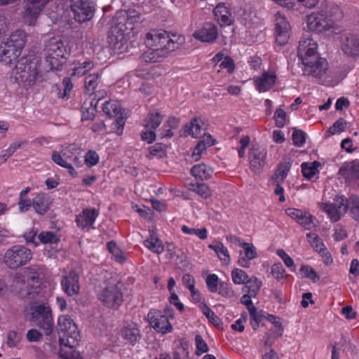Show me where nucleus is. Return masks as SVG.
<instances>
[{"instance_id": "obj_21", "label": "nucleus", "mask_w": 359, "mask_h": 359, "mask_svg": "<svg viewBox=\"0 0 359 359\" xmlns=\"http://www.w3.org/2000/svg\"><path fill=\"white\" fill-rule=\"evenodd\" d=\"M193 36L203 42L212 43L218 36L217 27L212 22H205L201 28L195 31Z\"/></svg>"}, {"instance_id": "obj_62", "label": "nucleus", "mask_w": 359, "mask_h": 359, "mask_svg": "<svg viewBox=\"0 0 359 359\" xmlns=\"http://www.w3.org/2000/svg\"><path fill=\"white\" fill-rule=\"evenodd\" d=\"M285 271L281 263H276L271 266V274L276 280H281L285 277Z\"/></svg>"}, {"instance_id": "obj_48", "label": "nucleus", "mask_w": 359, "mask_h": 359, "mask_svg": "<svg viewBox=\"0 0 359 359\" xmlns=\"http://www.w3.org/2000/svg\"><path fill=\"white\" fill-rule=\"evenodd\" d=\"M231 277L233 283L236 285L245 284L249 279V276L246 272L240 269H233L231 271Z\"/></svg>"}, {"instance_id": "obj_31", "label": "nucleus", "mask_w": 359, "mask_h": 359, "mask_svg": "<svg viewBox=\"0 0 359 359\" xmlns=\"http://www.w3.org/2000/svg\"><path fill=\"white\" fill-rule=\"evenodd\" d=\"M168 53L167 50H163L159 48H149V50L143 54V60L146 62H160L167 57Z\"/></svg>"}, {"instance_id": "obj_47", "label": "nucleus", "mask_w": 359, "mask_h": 359, "mask_svg": "<svg viewBox=\"0 0 359 359\" xmlns=\"http://www.w3.org/2000/svg\"><path fill=\"white\" fill-rule=\"evenodd\" d=\"M66 348H62L60 351V356L62 359H82L79 351L74 349L75 346L65 345Z\"/></svg>"}, {"instance_id": "obj_50", "label": "nucleus", "mask_w": 359, "mask_h": 359, "mask_svg": "<svg viewBox=\"0 0 359 359\" xmlns=\"http://www.w3.org/2000/svg\"><path fill=\"white\" fill-rule=\"evenodd\" d=\"M346 125V121L344 118H339L334 123V124L331 127H330V128L327 130V133H329L330 135H332L336 133H340L345 130Z\"/></svg>"}, {"instance_id": "obj_20", "label": "nucleus", "mask_w": 359, "mask_h": 359, "mask_svg": "<svg viewBox=\"0 0 359 359\" xmlns=\"http://www.w3.org/2000/svg\"><path fill=\"white\" fill-rule=\"evenodd\" d=\"M341 49L348 57H358L359 55V36L352 34L343 35L341 39Z\"/></svg>"}, {"instance_id": "obj_38", "label": "nucleus", "mask_w": 359, "mask_h": 359, "mask_svg": "<svg viewBox=\"0 0 359 359\" xmlns=\"http://www.w3.org/2000/svg\"><path fill=\"white\" fill-rule=\"evenodd\" d=\"M149 154L147 157L151 159L154 157L159 158H164L167 156V147L162 143H156L148 148Z\"/></svg>"}, {"instance_id": "obj_44", "label": "nucleus", "mask_w": 359, "mask_h": 359, "mask_svg": "<svg viewBox=\"0 0 359 359\" xmlns=\"http://www.w3.org/2000/svg\"><path fill=\"white\" fill-rule=\"evenodd\" d=\"M95 100H91L89 102L85 101L82 106V119L89 120L93 118L96 113Z\"/></svg>"}, {"instance_id": "obj_26", "label": "nucleus", "mask_w": 359, "mask_h": 359, "mask_svg": "<svg viewBox=\"0 0 359 359\" xmlns=\"http://www.w3.org/2000/svg\"><path fill=\"white\" fill-rule=\"evenodd\" d=\"M276 76L273 73L264 72L255 81V86L260 92L269 90L275 84Z\"/></svg>"}, {"instance_id": "obj_40", "label": "nucleus", "mask_w": 359, "mask_h": 359, "mask_svg": "<svg viewBox=\"0 0 359 359\" xmlns=\"http://www.w3.org/2000/svg\"><path fill=\"white\" fill-rule=\"evenodd\" d=\"M208 247L217 253L219 259L225 264H228L230 262L229 251L223 243H217L215 245H210Z\"/></svg>"}, {"instance_id": "obj_16", "label": "nucleus", "mask_w": 359, "mask_h": 359, "mask_svg": "<svg viewBox=\"0 0 359 359\" xmlns=\"http://www.w3.org/2000/svg\"><path fill=\"white\" fill-rule=\"evenodd\" d=\"M326 11L312 13L307 17V27L311 32H322L334 27L332 22L326 17Z\"/></svg>"}, {"instance_id": "obj_59", "label": "nucleus", "mask_w": 359, "mask_h": 359, "mask_svg": "<svg viewBox=\"0 0 359 359\" xmlns=\"http://www.w3.org/2000/svg\"><path fill=\"white\" fill-rule=\"evenodd\" d=\"M217 292L221 296L226 298H231L234 296L233 290L225 282H219Z\"/></svg>"}, {"instance_id": "obj_13", "label": "nucleus", "mask_w": 359, "mask_h": 359, "mask_svg": "<svg viewBox=\"0 0 359 359\" xmlns=\"http://www.w3.org/2000/svg\"><path fill=\"white\" fill-rule=\"evenodd\" d=\"M101 75L99 72L90 74L84 80L85 90L92 96L91 100H95V105L107 95L106 90L102 88Z\"/></svg>"}, {"instance_id": "obj_19", "label": "nucleus", "mask_w": 359, "mask_h": 359, "mask_svg": "<svg viewBox=\"0 0 359 359\" xmlns=\"http://www.w3.org/2000/svg\"><path fill=\"white\" fill-rule=\"evenodd\" d=\"M318 45L309 35H304L300 40L297 55L302 63L312 60L314 56H319L317 52Z\"/></svg>"}, {"instance_id": "obj_23", "label": "nucleus", "mask_w": 359, "mask_h": 359, "mask_svg": "<svg viewBox=\"0 0 359 359\" xmlns=\"http://www.w3.org/2000/svg\"><path fill=\"white\" fill-rule=\"evenodd\" d=\"M213 13L215 20L221 27L229 26L233 22L230 8L224 3L218 4Z\"/></svg>"}, {"instance_id": "obj_18", "label": "nucleus", "mask_w": 359, "mask_h": 359, "mask_svg": "<svg viewBox=\"0 0 359 359\" xmlns=\"http://www.w3.org/2000/svg\"><path fill=\"white\" fill-rule=\"evenodd\" d=\"M150 325L158 332L166 334L172 330L168 316L163 314L161 311L152 309L147 314Z\"/></svg>"}, {"instance_id": "obj_17", "label": "nucleus", "mask_w": 359, "mask_h": 359, "mask_svg": "<svg viewBox=\"0 0 359 359\" xmlns=\"http://www.w3.org/2000/svg\"><path fill=\"white\" fill-rule=\"evenodd\" d=\"M291 26L284 15L280 12L275 15V36L276 42L280 46L285 45L290 37Z\"/></svg>"}, {"instance_id": "obj_25", "label": "nucleus", "mask_w": 359, "mask_h": 359, "mask_svg": "<svg viewBox=\"0 0 359 359\" xmlns=\"http://www.w3.org/2000/svg\"><path fill=\"white\" fill-rule=\"evenodd\" d=\"M48 0H25V14L26 16L36 18L43 7L46 5Z\"/></svg>"}, {"instance_id": "obj_63", "label": "nucleus", "mask_w": 359, "mask_h": 359, "mask_svg": "<svg viewBox=\"0 0 359 359\" xmlns=\"http://www.w3.org/2000/svg\"><path fill=\"white\" fill-rule=\"evenodd\" d=\"M20 341V336L13 330H11L7 334V345L9 347H15Z\"/></svg>"}, {"instance_id": "obj_36", "label": "nucleus", "mask_w": 359, "mask_h": 359, "mask_svg": "<svg viewBox=\"0 0 359 359\" xmlns=\"http://www.w3.org/2000/svg\"><path fill=\"white\" fill-rule=\"evenodd\" d=\"M320 165V163L316 161L311 163H303L301 165L303 176L308 180H311L318 173V168Z\"/></svg>"}, {"instance_id": "obj_41", "label": "nucleus", "mask_w": 359, "mask_h": 359, "mask_svg": "<svg viewBox=\"0 0 359 359\" xmlns=\"http://www.w3.org/2000/svg\"><path fill=\"white\" fill-rule=\"evenodd\" d=\"M346 205H347V209L350 210L351 217L359 222V197L352 196L348 200L346 198Z\"/></svg>"}, {"instance_id": "obj_10", "label": "nucleus", "mask_w": 359, "mask_h": 359, "mask_svg": "<svg viewBox=\"0 0 359 359\" xmlns=\"http://www.w3.org/2000/svg\"><path fill=\"white\" fill-rule=\"evenodd\" d=\"M46 60L52 70L61 69L62 62L61 59L66 57L67 52L63 42L57 39H51L46 46Z\"/></svg>"}, {"instance_id": "obj_9", "label": "nucleus", "mask_w": 359, "mask_h": 359, "mask_svg": "<svg viewBox=\"0 0 359 359\" xmlns=\"http://www.w3.org/2000/svg\"><path fill=\"white\" fill-rule=\"evenodd\" d=\"M130 31V27L126 25V14L116 16L115 23L108 33V43L114 49L121 50L126 43V36Z\"/></svg>"}, {"instance_id": "obj_1", "label": "nucleus", "mask_w": 359, "mask_h": 359, "mask_svg": "<svg viewBox=\"0 0 359 359\" xmlns=\"http://www.w3.org/2000/svg\"><path fill=\"white\" fill-rule=\"evenodd\" d=\"M25 44V33L22 30H16L9 38L1 42L0 45V62L5 65H11L20 55Z\"/></svg>"}, {"instance_id": "obj_49", "label": "nucleus", "mask_w": 359, "mask_h": 359, "mask_svg": "<svg viewBox=\"0 0 359 359\" xmlns=\"http://www.w3.org/2000/svg\"><path fill=\"white\" fill-rule=\"evenodd\" d=\"M300 272L302 273L303 278H309L313 283H316L320 280V276L317 274L316 271L309 265L302 266Z\"/></svg>"}, {"instance_id": "obj_24", "label": "nucleus", "mask_w": 359, "mask_h": 359, "mask_svg": "<svg viewBox=\"0 0 359 359\" xmlns=\"http://www.w3.org/2000/svg\"><path fill=\"white\" fill-rule=\"evenodd\" d=\"M98 215L99 211L95 208H85L76 217L77 226L81 229L88 227L93 224Z\"/></svg>"}, {"instance_id": "obj_58", "label": "nucleus", "mask_w": 359, "mask_h": 359, "mask_svg": "<svg viewBox=\"0 0 359 359\" xmlns=\"http://www.w3.org/2000/svg\"><path fill=\"white\" fill-rule=\"evenodd\" d=\"M51 158L53 162L63 168L70 166L71 161H67L65 154H61L57 151H53Z\"/></svg>"}, {"instance_id": "obj_8", "label": "nucleus", "mask_w": 359, "mask_h": 359, "mask_svg": "<svg viewBox=\"0 0 359 359\" xmlns=\"http://www.w3.org/2000/svg\"><path fill=\"white\" fill-rule=\"evenodd\" d=\"M32 258V252L24 245H16L8 248L4 256V262L11 269L27 264Z\"/></svg>"}, {"instance_id": "obj_37", "label": "nucleus", "mask_w": 359, "mask_h": 359, "mask_svg": "<svg viewBox=\"0 0 359 359\" xmlns=\"http://www.w3.org/2000/svg\"><path fill=\"white\" fill-rule=\"evenodd\" d=\"M144 245L152 252L161 254L164 250L162 241L154 234L151 233L150 237L144 241Z\"/></svg>"}, {"instance_id": "obj_52", "label": "nucleus", "mask_w": 359, "mask_h": 359, "mask_svg": "<svg viewBox=\"0 0 359 359\" xmlns=\"http://www.w3.org/2000/svg\"><path fill=\"white\" fill-rule=\"evenodd\" d=\"M346 169L348 172L350 177L355 179L359 183V161H353L346 165Z\"/></svg>"}, {"instance_id": "obj_32", "label": "nucleus", "mask_w": 359, "mask_h": 359, "mask_svg": "<svg viewBox=\"0 0 359 359\" xmlns=\"http://www.w3.org/2000/svg\"><path fill=\"white\" fill-rule=\"evenodd\" d=\"M191 173L196 178L205 180L211 177L212 169L204 163H199L192 167Z\"/></svg>"}, {"instance_id": "obj_3", "label": "nucleus", "mask_w": 359, "mask_h": 359, "mask_svg": "<svg viewBox=\"0 0 359 359\" xmlns=\"http://www.w3.org/2000/svg\"><path fill=\"white\" fill-rule=\"evenodd\" d=\"M31 320L35 325L50 335L53 330V320L50 308L44 303L34 302L30 306Z\"/></svg>"}, {"instance_id": "obj_55", "label": "nucleus", "mask_w": 359, "mask_h": 359, "mask_svg": "<svg viewBox=\"0 0 359 359\" xmlns=\"http://www.w3.org/2000/svg\"><path fill=\"white\" fill-rule=\"evenodd\" d=\"M293 144L296 147H302L306 142V134L302 130H294L292 135Z\"/></svg>"}, {"instance_id": "obj_57", "label": "nucleus", "mask_w": 359, "mask_h": 359, "mask_svg": "<svg viewBox=\"0 0 359 359\" xmlns=\"http://www.w3.org/2000/svg\"><path fill=\"white\" fill-rule=\"evenodd\" d=\"M195 342L196 346V354L197 355H201V354L207 353L209 351L208 344L201 335L197 334L195 337Z\"/></svg>"}, {"instance_id": "obj_43", "label": "nucleus", "mask_w": 359, "mask_h": 359, "mask_svg": "<svg viewBox=\"0 0 359 359\" xmlns=\"http://www.w3.org/2000/svg\"><path fill=\"white\" fill-rule=\"evenodd\" d=\"M189 189L203 198H208L212 195V191L208 185L205 183H191Z\"/></svg>"}, {"instance_id": "obj_45", "label": "nucleus", "mask_w": 359, "mask_h": 359, "mask_svg": "<svg viewBox=\"0 0 359 359\" xmlns=\"http://www.w3.org/2000/svg\"><path fill=\"white\" fill-rule=\"evenodd\" d=\"M38 238L43 244H56L60 241V236L51 231L41 232L38 236Z\"/></svg>"}, {"instance_id": "obj_33", "label": "nucleus", "mask_w": 359, "mask_h": 359, "mask_svg": "<svg viewBox=\"0 0 359 359\" xmlns=\"http://www.w3.org/2000/svg\"><path fill=\"white\" fill-rule=\"evenodd\" d=\"M163 116L158 111L149 113L144 120V126L147 130L154 131L161 123Z\"/></svg>"}, {"instance_id": "obj_29", "label": "nucleus", "mask_w": 359, "mask_h": 359, "mask_svg": "<svg viewBox=\"0 0 359 359\" xmlns=\"http://www.w3.org/2000/svg\"><path fill=\"white\" fill-rule=\"evenodd\" d=\"M122 337L130 344L136 343L141 337L140 331L136 324H130L121 330Z\"/></svg>"}, {"instance_id": "obj_27", "label": "nucleus", "mask_w": 359, "mask_h": 359, "mask_svg": "<svg viewBox=\"0 0 359 359\" xmlns=\"http://www.w3.org/2000/svg\"><path fill=\"white\" fill-rule=\"evenodd\" d=\"M320 9L326 11V17L332 22L333 27L335 22L341 20L344 16L341 9L333 3L322 4Z\"/></svg>"}, {"instance_id": "obj_28", "label": "nucleus", "mask_w": 359, "mask_h": 359, "mask_svg": "<svg viewBox=\"0 0 359 359\" xmlns=\"http://www.w3.org/2000/svg\"><path fill=\"white\" fill-rule=\"evenodd\" d=\"M292 161L290 158H285L284 161L280 163L275 174L271 177V181L277 183H283L291 168Z\"/></svg>"}, {"instance_id": "obj_30", "label": "nucleus", "mask_w": 359, "mask_h": 359, "mask_svg": "<svg viewBox=\"0 0 359 359\" xmlns=\"http://www.w3.org/2000/svg\"><path fill=\"white\" fill-rule=\"evenodd\" d=\"M49 198L45 194H38L32 200V207L39 215L45 214L50 208Z\"/></svg>"}, {"instance_id": "obj_2", "label": "nucleus", "mask_w": 359, "mask_h": 359, "mask_svg": "<svg viewBox=\"0 0 359 359\" xmlns=\"http://www.w3.org/2000/svg\"><path fill=\"white\" fill-rule=\"evenodd\" d=\"M183 41L181 36L170 35L165 30H151L146 35L145 44L149 48H159L170 53L177 49Z\"/></svg>"}, {"instance_id": "obj_39", "label": "nucleus", "mask_w": 359, "mask_h": 359, "mask_svg": "<svg viewBox=\"0 0 359 359\" xmlns=\"http://www.w3.org/2000/svg\"><path fill=\"white\" fill-rule=\"evenodd\" d=\"M122 14H126V25H127V27H130V31L135 28V25L142 21L141 13L136 10H128Z\"/></svg>"}, {"instance_id": "obj_7", "label": "nucleus", "mask_w": 359, "mask_h": 359, "mask_svg": "<svg viewBox=\"0 0 359 359\" xmlns=\"http://www.w3.org/2000/svg\"><path fill=\"white\" fill-rule=\"evenodd\" d=\"M63 4L73 13L79 23L90 20L94 16L95 8L91 0H62Z\"/></svg>"}, {"instance_id": "obj_54", "label": "nucleus", "mask_w": 359, "mask_h": 359, "mask_svg": "<svg viewBox=\"0 0 359 359\" xmlns=\"http://www.w3.org/2000/svg\"><path fill=\"white\" fill-rule=\"evenodd\" d=\"M273 118L276 126L278 128H283L286 123L287 114L283 109L278 108L274 113Z\"/></svg>"}, {"instance_id": "obj_5", "label": "nucleus", "mask_w": 359, "mask_h": 359, "mask_svg": "<svg viewBox=\"0 0 359 359\" xmlns=\"http://www.w3.org/2000/svg\"><path fill=\"white\" fill-rule=\"evenodd\" d=\"M104 284L98 294L99 299L109 308H118L123 302L121 282L111 277Z\"/></svg>"}, {"instance_id": "obj_14", "label": "nucleus", "mask_w": 359, "mask_h": 359, "mask_svg": "<svg viewBox=\"0 0 359 359\" xmlns=\"http://www.w3.org/2000/svg\"><path fill=\"white\" fill-rule=\"evenodd\" d=\"M266 149L259 144H253L248 153L250 170L256 174L262 172L266 164Z\"/></svg>"}, {"instance_id": "obj_11", "label": "nucleus", "mask_w": 359, "mask_h": 359, "mask_svg": "<svg viewBox=\"0 0 359 359\" xmlns=\"http://www.w3.org/2000/svg\"><path fill=\"white\" fill-rule=\"evenodd\" d=\"M303 74L317 80L322 83L327 79L328 62L325 58L314 56L312 60L303 63Z\"/></svg>"}, {"instance_id": "obj_35", "label": "nucleus", "mask_w": 359, "mask_h": 359, "mask_svg": "<svg viewBox=\"0 0 359 359\" xmlns=\"http://www.w3.org/2000/svg\"><path fill=\"white\" fill-rule=\"evenodd\" d=\"M201 119L193 118L189 123L184 126L185 135H191L197 138L201 133Z\"/></svg>"}, {"instance_id": "obj_22", "label": "nucleus", "mask_w": 359, "mask_h": 359, "mask_svg": "<svg viewBox=\"0 0 359 359\" xmlns=\"http://www.w3.org/2000/svg\"><path fill=\"white\" fill-rule=\"evenodd\" d=\"M61 285L68 296L72 297L79 294L80 285L78 274L74 271H69L68 274L63 276Z\"/></svg>"}, {"instance_id": "obj_4", "label": "nucleus", "mask_w": 359, "mask_h": 359, "mask_svg": "<svg viewBox=\"0 0 359 359\" xmlns=\"http://www.w3.org/2000/svg\"><path fill=\"white\" fill-rule=\"evenodd\" d=\"M13 74L16 82L22 83L25 87H31L35 84L39 70L36 62L22 58L18 61Z\"/></svg>"}, {"instance_id": "obj_12", "label": "nucleus", "mask_w": 359, "mask_h": 359, "mask_svg": "<svg viewBox=\"0 0 359 359\" xmlns=\"http://www.w3.org/2000/svg\"><path fill=\"white\" fill-rule=\"evenodd\" d=\"M102 111L109 118H116L113 123V130L118 135H121L126 123L124 110L121 105L114 101H107L103 104Z\"/></svg>"}, {"instance_id": "obj_34", "label": "nucleus", "mask_w": 359, "mask_h": 359, "mask_svg": "<svg viewBox=\"0 0 359 359\" xmlns=\"http://www.w3.org/2000/svg\"><path fill=\"white\" fill-rule=\"evenodd\" d=\"M262 281L257 277L249 278L242 288L243 292L250 293L251 296H257L262 287Z\"/></svg>"}, {"instance_id": "obj_15", "label": "nucleus", "mask_w": 359, "mask_h": 359, "mask_svg": "<svg viewBox=\"0 0 359 359\" xmlns=\"http://www.w3.org/2000/svg\"><path fill=\"white\" fill-rule=\"evenodd\" d=\"M320 208L327 213L330 221L336 222L339 221L341 215L347 211L346 198L344 196H337L334 203H322Z\"/></svg>"}, {"instance_id": "obj_64", "label": "nucleus", "mask_w": 359, "mask_h": 359, "mask_svg": "<svg viewBox=\"0 0 359 359\" xmlns=\"http://www.w3.org/2000/svg\"><path fill=\"white\" fill-rule=\"evenodd\" d=\"M26 337L29 342L40 341L43 339V335L36 329H31L27 331Z\"/></svg>"}, {"instance_id": "obj_56", "label": "nucleus", "mask_w": 359, "mask_h": 359, "mask_svg": "<svg viewBox=\"0 0 359 359\" xmlns=\"http://www.w3.org/2000/svg\"><path fill=\"white\" fill-rule=\"evenodd\" d=\"M208 290L211 292H217L219 287V278L216 274L208 275L205 279Z\"/></svg>"}, {"instance_id": "obj_42", "label": "nucleus", "mask_w": 359, "mask_h": 359, "mask_svg": "<svg viewBox=\"0 0 359 359\" xmlns=\"http://www.w3.org/2000/svg\"><path fill=\"white\" fill-rule=\"evenodd\" d=\"M94 67V63L88 60L82 63H78L72 69V76H81L87 74Z\"/></svg>"}, {"instance_id": "obj_53", "label": "nucleus", "mask_w": 359, "mask_h": 359, "mask_svg": "<svg viewBox=\"0 0 359 359\" xmlns=\"http://www.w3.org/2000/svg\"><path fill=\"white\" fill-rule=\"evenodd\" d=\"M203 313L207 317L210 322L217 325L220 321L219 318L215 314L211 309L205 304L203 303L201 306Z\"/></svg>"}, {"instance_id": "obj_46", "label": "nucleus", "mask_w": 359, "mask_h": 359, "mask_svg": "<svg viewBox=\"0 0 359 359\" xmlns=\"http://www.w3.org/2000/svg\"><path fill=\"white\" fill-rule=\"evenodd\" d=\"M316 218L311 215L310 213L304 212L302 216L299 224L304 227L307 230H311L313 227L316 226L317 223Z\"/></svg>"}, {"instance_id": "obj_6", "label": "nucleus", "mask_w": 359, "mask_h": 359, "mask_svg": "<svg viewBox=\"0 0 359 359\" xmlns=\"http://www.w3.org/2000/svg\"><path fill=\"white\" fill-rule=\"evenodd\" d=\"M57 329L61 343L70 346H76L79 344L80 334L76 324L69 316H60Z\"/></svg>"}, {"instance_id": "obj_60", "label": "nucleus", "mask_w": 359, "mask_h": 359, "mask_svg": "<svg viewBox=\"0 0 359 359\" xmlns=\"http://www.w3.org/2000/svg\"><path fill=\"white\" fill-rule=\"evenodd\" d=\"M99 161V155L95 151L89 150L85 156V162L89 167L95 165Z\"/></svg>"}, {"instance_id": "obj_51", "label": "nucleus", "mask_w": 359, "mask_h": 359, "mask_svg": "<svg viewBox=\"0 0 359 359\" xmlns=\"http://www.w3.org/2000/svg\"><path fill=\"white\" fill-rule=\"evenodd\" d=\"M182 231L183 233L189 235H196L201 239H205L207 238V229L205 228L203 229H194L189 228L186 225H183L182 226Z\"/></svg>"}, {"instance_id": "obj_61", "label": "nucleus", "mask_w": 359, "mask_h": 359, "mask_svg": "<svg viewBox=\"0 0 359 359\" xmlns=\"http://www.w3.org/2000/svg\"><path fill=\"white\" fill-rule=\"evenodd\" d=\"M245 257L248 260H252L257 257L256 248L252 243H245L243 244Z\"/></svg>"}]
</instances>
